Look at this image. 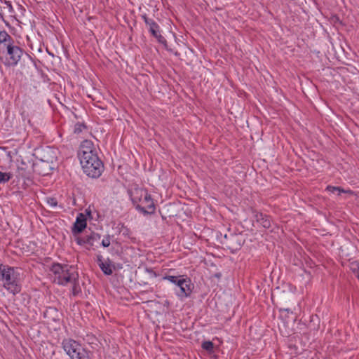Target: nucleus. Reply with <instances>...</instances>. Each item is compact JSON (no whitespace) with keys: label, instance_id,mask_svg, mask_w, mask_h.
Wrapping results in <instances>:
<instances>
[{"label":"nucleus","instance_id":"4be33fe9","mask_svg":"<svg viewBox=\"0 0 359 359\" xmlns=\"http://www.w3.org/2000/svg\"><path fill=\"white\" fill-rule=\"evenodd\" d=\"M4 8L7 10L10 13H13V8L11 2L9 1H5V6L4 7Z\"/></svg>","mask_w":359,"mask_h":359},{"label":"nucleus","instance_id":"7ed1b4c3","mask_svg":"<svg viewBox=\"0 0 359 359\" xmlns=\"http://www.w3.org/2000/svg\"><path fill=\"white\" fill-rule=\"evenodd\" d=\"M0 281L3 287L13 294L21 291L20 276L17 269L8 265L0 264Z\"/></svg>","mask_w":359,"mask_h":359},{"label":"nucleus","instance_id":"9b49d317","mask_svg":"<svg viewBox=\"0 0 359 359\" xmlns=\"http://www.w3.org/2000/svg\"><path fill=\"white\" fill-rule=\"evenodd\" d=\"M97 262L100 268L105 275H111L113 273L111 266L109 262H103L102 256L97 257Z\"/></svg>","mask_w":359,"mask_h":359},{"label":"nucleus","instance_id":"2eb2a0df","mask_svg":"<svg viewBox=\"0 0 359 359\" xmlns=\"http://www.w3.org/2000/svg\"><path fill=\"white\" fill-rule=\"evenodd\" d=\"M202 348L208 353L214 352V344L210 341H205L201 344Z\"/></svg>","mask_w":359,"mask_h":359},{"label":"nucleus","instance_id":"0eeeda50","mask_svg":"<svg viewBox=\"0 0 359 359\" xmlns=\"http://www.w3.org/2000/svg\"><path fill=\"white\" fill-rule=\"evenodd\" d=\"M0 54L6 55L5 65L7 66H15L20 60L23 50L19 46L12 42L8 44L4 48L0 50Z\"/></svg>","mask_w":359,"mask_h":359},{"label":"nucleus","instance_id":"20e7f679","mask_svg":"<svg viewBox=\"0 0 359 359\" xmlns=\"http://www.w3.org/2000/svg\"><path fill=\"white\" fill-rule=\"evenodd\" d=\"M50 276L55 283L66 285L69 282L78 279V273L72 266L53 264L50 269Z\"/></svg>","mask_w":359,"mask_h":359},{"label":"nucleus","instance_id":"f257e3e1","mask_svg":"<svg viewBox=\"0 0 359 359\" xmlns=\"http://www.w3.org/2000/svg\"><path fill=\"white\" fill-rule=\"evenodd\" d=\"M79 156L82 169L88 176L96 178L101 175L103 164L90 141L85 140L81 143Z\"/></svg>","mask_w":359,"mask_h":359},{"label":"nucleus","instance_id":"ddd939ff","mask_svg":"<svg viewBox=\"0 0 359 359\" xmlns=\"http://www.w3.org/2000/svg\"><path fill=\"white\" fill-rule=\"evenodd\" d=\"M255 217L256 221L260 223L264 228H269L271 226V221L266 215H264L262 212H256Z\"/></svg>","mask_w":359,"mask_h":359},{"label":"nucleus","instance_id":"6e6552de","mask_svg":"<svg viewBox=\"0 0 359 359\" xmlns=\"http://www.w3.org/2000/svg\"><path fill=\"white\" fill-rule=\"evenodd\" d=\"M87 226V221L86 216L80 213L76 217V221L72 227V233L74 234H78L81 233Z\"/></svg>","mask_w":359,"mask_h":359},{"label":"nucleus","instance_id":"6ab92c4d","mask_svg":"<svg viewBox=\"0 0 359 359\" xmlns=\"http://www.w3.org/2000/svg\"><path fill=\"white\" fill-rule=\"evenodd\" d=\"M86 128V126L83 123H77L74 126V133H80Z\"/></svg>","mask_w":359,"mask_h":359},{"label":"nucleus","instance_id":"f8f14e48","mask_svg":"<svg viewBox=\"0 0 359 359\" xmlns=\"http://www.w3.org/2000/svg\"><path fill=\"white\" fill-rule=\"evenodd\" d=\"M13 41V38L6 31L0 32V50Z\"/></svg>","mask_w":359,"mask_h":359},{"label":"nucleus","instance_id":"412c9836","mask_svg":"<svg viewBox=\"0 0 359 359\" xmlns=\"http://www.w3.org/2000/svg\"><path fill=\"white\" fill-rule=\"evenodd\" d=\"M154 37L157 39V41L159 43H161L162 44H166L167 41H166L165 39L160 33L156 34Z\"/></svg>","mask_w":359,"mask_h":359},{"label":"nucleus","instance_id":"1a4fd4ad","mask_svg":"<svg viewBox=\"0 0 359 359\" xmlns=\"http://www.w3.org/2000/svg\"><path fill=\"white\" fill-rule=\"evenodd\" d=\"M100 238V234L93 232L90 235L85 236L83 238H78L77 243L79 245L88 244L90 246H93L95 243H99Z\"/></svg>","mask_w":359,"mask_h":359},{"label":"nucleus","instance_id":"5701e85b","mask_svg":"<svg viewBox=\"0 0 359 359\" xmlns=\"http://www.w3.org/2000/svg\"><path fill=\"white\" fill-rule=\"evenodd\" d=\"M16 176H17L18 178H25V177H26V175L25 174V172L20 167L18 168V171H17V175Z\"/></svg>","mask_w":359,"mask_h":359},{"label":"nucleus","instance_id":"9d476101","mask_svg":"<svg viewBox=\"0 0 359 359\" xmlns=\"http://www.w3.org/2000/svg\"><path fill=\"white\" fill-rule=\"evenodd\" d=\"M142 18L145 24L149 27V32L154 36L160 33L159 26L154 20L147 18L145 15H142Z\"/></svg>","mask_w":359,"mask_h":359},{"label":"nucleus","instance_id":"a211bd4d","mask_svg":"<svg viewBox=\"0 0 359 359\" xmlns=\"http://www.w3.org/2000/svg\"><path fill=\"white\" fill-rule=\"evenodd\" d=\"M46 203L52 208H55L57 205V201L56 198L53 197H48L46 198Z\"/></svg>","mask_w":359,"mask_h":359},{"label":"nucleus","instance_id":"423d86ee","mask_svg":"<svg viewBox=\"0 0 359 359\" xmlns=\"http://www.w3.org/2000/svg\"><path fill=\"white\" fill-rule=\"evenodd\" d=\"M62 346L71 359H88V356L81 344L72 339H63Z\"/></svg>","mask_w":359,"mask_h":359},{"label":"nucleus","instance_id":"b1692460","mask_svg":"<svg viewBox=\"0 0 359 359\" xmlns=\"http://www.w3.org/2000/svg\"><path fill=\"white\" fill-rule=\"evenodd\" d=\"M150 271L153 273L152 270H151ZM154 275L156 276V273L154 272Z\"/></svg>","mask_w":359,"mask_h":359},{"label":"nucleus","instance_id":"393cba45","mask_svg":"<svg viewBox=\"0 0 359 359\" xmlns=\"http://www.w3.org/2000/svg\"><path fill=\"white\" fill-rule=\"evenodd\" d=\"M357 277L359 278V273H358Z\"/></svg>","mask_w":359,"mask_h":359},{"label":"nucleus","instance_id":"aec40b11","mask_svg":"<svg viewBox=\"0 0 359 359\" xmlns=\"http://www.w3.org/2000/svg\"><path fill=\"white\" fill-rule=\"evenodd\" d=\"M102 245L104 248L109 247L111 244V238L109 236H107L102 241Z\"/></svg>","mask_w":359,"mask_h":359},{"label":"nucleus","instance_id":"dca6fc26","mask_svg":"<svg viewBox=\"0 0 359 359\" xmlns=\"http://www.w3.org/2000/svg\"><path fill=\"white\" fill-rule=\"evenodd\" d=\"M13 177L11 172H3L0 171V184H4L8 182Z\"/></svg>","mask_w":359,"mask_h":359},{"label":"nucleus","instance_id":"f03ea898","mask_svg":"<svg viewBox=\"0 0 359 359\" xmlns=\"http://www.w3.org/2000/svg\"><path fill=\"white\" fill-rule=\"evenodd\" d=\"M128 194L136 209L144 214H153L155 212L154 201L147 189L135 187L128 190Z\"/></svg>","mask_w":359,"mask_h":359},{"label":"nucleus","instance_id":"f3484780","mask_svg":"<svg viewBox=\"0 0 359 359\" xmlns=\"http://www.w3.org/2000/svg\"><path fill=\"white\" fill-rule=\"evenodd\" d=\"M69 283H72V294L74 296H76L79 293L81 292V288L78 283L77 279H76L74 282H69Z\"/></svg>","mask_w":359,"mask_h":359},{"label":"nucleus","instance_id":"4468645a","mask_svg":"<svg viewBox=\"0 0 359 359\" xmlns=\"http://www.w3.org/2000/svg\"><path fill=\"white\" fill-rule=\"evenodd\" d=\"M326 190H327L328 191L332 192V193H335L337 191L338 195H341V193L351 194H353V191L350 189L346 190L339 187H333V186H330V185L327 187Z\"/></svg>","mask_w":359,"mask_h":359},{"label":"nucleus","instance_id":"39448f33","mask_svg":"<svg viewBox=\"0 0 359 359\" xmlns=\"http://www.w3.org/2000/svg\"><path fill=\"white\" fill-rule=\"evenodd\" d=\"M177 286L176 294L181 299L189 297L192 291L191 280L183 276H165L163 278Z\"/></svg>","mask_w":359,"mask_h":359}]
</instances>
